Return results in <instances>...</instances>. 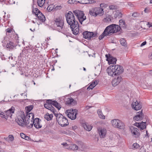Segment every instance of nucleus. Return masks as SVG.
Masks as SVG:
<instances>
[{"mask_svg": "<svg viewBox=\"0 0 152 152\" xmlns=\"http://www.w3.org/2000/svg\"><path fill=\"white\" fill-rule=\"evenodd\" d=\"M29 114L30 115V116L31 117V120L33 119V120H34V114L32 113H29Z\"/></svg>", "mask_w": 152, "mask_h": 152, "instance_id": "nucleus-53", "label": "nucleus"}, {"mask_svg": "<svg viewBox=\"0 0 152 152\" xmlns=\"http://www.w3.org/2000/svg\"><path fill=\"white\" fill-rule=\"evenodd\" d=\"M109 8L111 10H113L117 9V6L114 5H111L109 6Z\"/></svg>", "mask_w": 152, "mask_h": 152, "instance_id": "nucleus-43", "label": "nucleus"}, {"mask_svg": "<svg viewBox=\"0 0 152 152\" xmlns=\"http://www.w3.org/2000/svg\"><path fill=\"white\" fill-rule=\"evenodd\" d=\"M98 132L100 137L101 138H104L106 136L107 130L106 129L99 128L98 129Z\"/></svg>", "mask_w": 152, "mask_h": 152, "instance_id": "nucleus-13", "label": "nucleus"}, {"mask_svg": "<svg viewBox=\"0 0 152 152\" xmlns=\"http://www.w3.org/2000/svg\"><path fill=\"white\" fill-rule=\"evenodd\" d=\"M120 42L121 44L124 46L126 47L127 46V43L126 40L124 38H121L120 40Z\"/></svg>", "mask_w": 152, "mask_h": 152, "instance_id": "nucleus-35", "label": "nucleus"}, {"mask_svg": "<svg viewBox=\"0 0 152 152\" xmlns=\"http://www.w3.org/2000/svg\"><path fill=\"white\" fill-rule=\"evenodd\" d=\"M144 12L145 13H148L149 12V10L147 8H145L144 10Z\"/></svg>", "mask_w": 152, "mask_h": 152, "instance_id": "nucleus-56", "label": "nucleus"}, {"mask_svg": "<svg viewBox=\"0 0 152 152\" xmlns=\"http://www.w3.org/2000/svg\"><path fill=\"white\" fill-rule=\"evenodd\" d=\"M94 8H92L89 10V14L91 16L94 17L96 16V12Z\"/></svg>", "mask_w": 152, "mask_h": 152, "instance_id": "nucleus-32", "label": "nucleus"}, {"mask_svg": "<svg viewBox=\"0 0 152 152\" xmlns=\"http://www.w3.org/2000/svg\"><path fill=\"white\" fill-rule=\"evenodd\" d=\"M48 102H52V103H51V104H52L53 105L56 107L58 110L61 108V107L60 104L55 100L52 101L51 99H48Z\"/></svg>", "mask_w": 152, "mask_h": 152, "instance_id": "nucleus-19", "label": "nucleus"}, {"mask_svg": "<svg viewBox=\"0 0 152 152\" xmlns=\"http://www.w3.org/2000/svg\"><path fill=\"white\" fill-rule=\"evenodd\" d=\"M67 23L70 27L73 34H77L79 32V28L78 22L75 20L73 13L69 11L66 15Z\"/></svg>", "mask_w": 152, "mask_h": 152, "instance_id": "nucleus-1", "label": "nucleus"}, {"mask_svg": "<svg viewBox=\"0 0 152 152\" xmlns=\"http://www.w3.org/2000/svg\"><path fill=\"white\" fill-rule=\"evenodd\" d=\"M119 26L120 27V29L121 27L124 29L126 28V24L125 21L122 19H121L119 20Z\"/></svg>", "mask_w": 152, "mask_h": 152, "instance_id": "nucleus-28", "label": "nucleus"}, {"mask_svg": "<svg viewBox=\"0 0 152 152\" xmlns=\"http://www.w3.org/2000/svg\"><path fill=\"white\" fill-rule=\"evenodd\" d=\"M118 126L117 127L118 128L120 129H124L125 126L124 124L120 120H119L118 123Z\"/></svg>", "mask_w": 152, "mask_h": 152, "instance_id": "nucleus-36", "label": "nucleus"}, {"mask_svg": "<svg viewBox=\"0 0 152 152\" xmlns=\"http://www.w3.org/2000/svg\"><path fill=\"white\" fill-rule=\"evenodd\" d=\"M95 9L96 11V16L98 15L102 16L103 15L104 12L102 8L99 7H95Z\"/></svg>", "mask_w": 152, "mask_h": 152, "instance_id": "nucleus-23", "label": "nucleus"}, {"mask_svg": "<svg viewBox=\"0 0 152 152\" xmlns=\"http://www.w3.org/2000/svg\"><path fill=\"white\" fill-rule=\"evenodd\" d=\"M24 139L26 140H28L30 139V138L28 136L26 135L25 138Z\"/></svg>", "mask_w": 152, "mask_h": 152, "instance_id": "nucleus-59", "label": "nucleus"}, {"mask_svg": "<svg viewBox=\"0 0 152 152\" xmlns=\"http://www.w3.org/2000/svg\"><path fill=\"white\" fill-rule=\"evenodd\" d=\"M20 135L21 137L23 139L25 138V137L26 136V135L25 134L22 133L20 134Z\"/></svg>", "mask_w": 152, "mask_h": 152, "instance_id": "nucleus-51", "label": "nucleus"}, {"mask_svg": "<svg viewBox=\"0 0 152 152\" xmlns=\"http://www.w3.org/2000/svg\"><path fill=\"white\" fill-rule=\"evenodd\" d=\"M113 65L115 70V75H118L123 72L124 69L122 66L118 65Z\"/></svg>", "mask_w": 152, "mask_h": 152, "instance_id": "nucleus-9", "label": "nucleus"}, {"mask_svg": "<svg viewBox=\"0 0 152 152\" xmlns=\"http://www.w3.org/2000/svg\"><path fill=\"white\" fill-rule=\"evenodd\" d=\"M45 0H38L37 3L38 5L40 7H42L44 4Z\"/></svg>", "mask_w": 152, "mask_h": 152, "instance_id": "nucleus-38", "label": "nucleus"}, {"mask_svg": "<svg viewBox=\"0 0 152 152\" xmlns=\"http://www.w3.org/2000/svg\"><path fill=\"white\" fill-rule=\"evenodd\" d=\"M54 24L56 30L59 32L64 33V21L61 17H59L54 20Z\"/></svg>", "mask_w": 152, "mask_h": 152, "instance_id": "nucleus-3", "label": "nucleus"}, {"mask_svg": "<svg viewBox=\"0 0 152 152\" xmlns=\"http://www.w3.org/2000/svg\"><path fill=\"white\" fill-rule=\"evenodd\" d=\"M119 120V119H114L113 120H112V123L113 126L117 128V127L118 126V123Z\"/></svg>", "mask_w": 152, "mask_h": 152, "instance_id": "nucleus-34", "label": "nucleus"}, {"mask_svg": "<svg viewBox=\"0 0 152 152\" xmlns=\"http://www.w3.org/2000/svg\"><path fill=\"white\" fill-rule=\"evenodd\" d=\"M33 105H30L26 107L25 109L26 110V112L27 113L29 112L33 108Z\"/></svg>", "mask_w": 152, "mask_h": 152, "instance_id": "nucleus-39", "label": "nucleus"}, {"mask_svg": "<svg viewBox=\"0 0 152 152\" xmlns=\"http://www.w3.org/2000/svg\"><path fill=\"white\" fill-rule=\"evenodd\" d=\"M66 149H68L71 150L72 151H76L78 149V146L75 144H71L68 147H66Z\"/></svg>", "mask_w": 152, "mask_h": 152, "instance_id": "nucleus-26", "label": "nucleus"}, {"mask_svg": "<svg viewBox=\"0 0 152 152\" xmlns=\"http://www.w3.org/2000/svg\"><path fill=\"white\" fill-rule=\"evenodd\" d=\"M146 41H144L143 42L141 45V46H143L146 44Z\"/></svg>", "mask_w": 152, "mask_h": 152, "instance_id": "nucleus-57", "label": "nucleus"}, {"mask_svg": "<svg viewBox=\"0 0 152 152\" xmlns=\"http://www.w3.org/2000/svg\"><path fill=\"white\" fill-rule=\"evenodd\" d=\"M122 14L121 12L119 10H117L116 11L115 13L114 14V17L115 18H120L122 17Z\"/></svg>", "mask_w": 152, "mask_h": 152, "instance_id": "nucleus-33", "label": "nucleus"}, {"mask_svg": "<svg viewBox=\"0 0 152 152\" xmlns=\"http://www.w3.org/2000/svg\"><path fill=\"white\" fill-rule=\"evenodd\" d=\"M97 34L96 33H94L93 35L92 36V37H95L96 36Z\"/></svg>", "mask_w": 152, "mask_h": 152, "instance_id": "nucleus-63", "label": "nucleus"}, {"mask_svg": "<svg viewBox=\"0 0 152 152\" xmlns=\"http://www.w3.org/2000/svg\"><path fill=\"white\" fill-rule=\"evenodd\" d=\"M8 138L11 141H12L14 140V138L13 136L12 135H10L8 136Z\"/></svg>", "mask_w": 152, "mask_h": 152, "instance_id": "nucleus-47", "label": "nucleus"}, {"mask_svg": "<svg viewBox=\"0 0 152 152\" xmlns=\"http://www.w3.org/2000/svg\"><path fill=\"white\" fill-rule=\"evenodd\" d=\"M149 58L150 59H152V53H151L149 56Z\"/></svg>", "mask_w": 152, "mask_h": 152, "instance_id": "nucleus-60", "label": "nucleus"}, {"mask_svg": "<svg viewBox=\"0 0 152 152\" xmlns=\"http://www.w3.org/2000/svg\"><path fill=\"white\" fill-rule=\"evenodd\" d=\"M104 21L106 22H109L111 21L112 19L110 17H107L104 19Z\"/></svg>", "mask_w": 152, "mask_h": 152, "instance_id": "nucleus-44", "label": "nucleus"}, {"mask_svg": "<svg viewBox=\"0 0 152 152\" xmlns=\"http://www.w3.org/2000/svg\"><path fill=\"white\" fill-rule=\"evenodd\" d=\"M113 65L112 64L107 68L106 71L109 75L113 76L115 75Z\"/></svg>", "mask_w": 152, "mask_h": 152, "instance_id": "nucleus-16", "label": "nucleus"}, {"mask_svg": "<svg viewBox=\"0 0 152 152\" xmlns=\"http://www.w3.org/2000/svg\"><path fill=\"white\" fill-rule=\"evenodd\" d=\"M97 113L98 114L99 117L102 119H104L105 118V116L104 115H103L102 113V112L101 110H98L97 111Z\"/></svg>", "mask_w": 152, "mask_h": 152, "instance_id": "nucleus-37", "label": "nucleus"}, {"mask_svg": "<svg viewBox=\"0 0 152 152\" xmlns=\"http://www.w3.org/2000/svg\"><path fill=\"white\" fill-rule=\"evenodd\" d=\"M122 79L121 76H117L115 77L112 81L113 86H115L118 85L122 80Z\"/></svg>", "mask_w": 152, "mask_h": 152, "instance_id": "nucleus-15", "label": "nucleus"}, {"mask_svg": "<svg viewBox=\"0 0 152 152\" xmlns=\"http://www.w3.org/2000/svg\"><path fill=\"white\" fill-rule=\"evenodd\" d=\"M104 31L103 33L101 34V35L99 37V40L102 39L104 37V36H109L106 32H105V33H104Z\"/></svg>", "mask_w": 152, "mask_h": 152, "instance_id": "nucleus-40", "label": "nucleus"}, {"mask_svg": "<svg viewBox=\"0 0 152 152\" xmlns=\"http://www.w3.org/2000/svg\"><path fill=\"white\" fill-rule=\"evenodd\" d=\"M137 124H138V127L140 128V130H142L146 128L145 122H142L140 123H137Z\"/></svg>", "mask_w": 152, "mask_h": 152, "instance_id": "nucleus-30", "label": "nucleus"}, {"mask_svg": "<svg viewBox=\"0 0 152 152\" xmlns=\"http://www.w3.org/2000/svg\"><path fill=\"white\" fill-rule=\"evenodd\" d=\"M61 6H57L55 7L54 10H59L61 9Z\"/></svg>", "mask_w": 152, "mask_h": 152, "instance_id": "nucleus-52", "label": "nucleus"}, {"mask_svg": "<svg viewBox=\"0 0 152 152\" xmlns=\"http://www.w3.org/2000/svg\"><path fill=\"white\" fill-rule=\"evenodd\" d=\"M73 4H77V3H80V0H72Z\"/></svg>", "mask_w": 152, "mask_h": 152, "instance_id": "nucleus-48", "label": "nucleus"}, {"mask_svg": "<svg viewBox=\"0 0 152 152\" xmlns=\"http://www.w3.org/2000/svg\"><path fill=\"white\" fill-rule=\"evenodd\" d=\"M131 132L133 136L136 138L139 137L140 133L138 129L132 126L130 128Z\"/></svg>", "mask_w": 152, "mask_h": 152, "instance_id": "nucleus-12", "label": "nucleus"}, {"mask_svg": "<svg viewBox=\"0 0 152 152\" xmlns=\"http://www.w3.org/2000/svg\"><path fill=\"white\" fill-rule=\"evenodd\" d=\"M36 15L38 19L42 22H44L45 21V16L40 11H39L38 13H36Z\"/></svg>", "mask_w": 152, "mask_h": 152, "instance_id": "nucleus-17", "label": "nucleus"}, {"mask_svg": "<svg viewBox=\"0 0 152 152\" xmlns=\"http://www.w3.org/2000/svg\"><path fill=\"white\" fill-rule=\"evenodd\" d=\"M73 13L77 17L80 23L82 24L83 22L86 19L83 12L81 10H75L73 11Z\"/></svg>", "mask_w": 152, "mask_h": 152, "instance_id": "nucleus-6", "label": "nucleus"}, {"mask_svg": "<svg viewBox=\"0 0 152 152\" xmlns=\"http://www.w3.org/2000/svg\"><path fill=\"white\" fill-rule=\"evenodd\" d=\"M17 46V45L13 42L9 41L7 43L6 45L7 48L9 49H13Z\"/></svg>", "mask_w": 152, "mask_h": 152, "instance_id": "nucleus-21", "label": "nucleus"}, {"mask_svg": "<svg viewBox=\"0 0 152 152\" xmlns=\"http://www.w3.org/2000/svg\"><path fill=\"white\" fill-rule=\"evenodd\" d=\"M39 120V118H36L33 121L32 123H31L29 126H27L28 129L31 128L33 127V124L34 126L37 129H39L42 127V126L40 124Z\"/></svg>", "mask_w": 152, "mask_h": 152, "instance_id": "nucleus-8", "label": "nucleus"}, {"mask_svg": "<svg viewBox=\"0 0 152 152\" xmlns=\"http://www.w3.org/2000/svg\"><path fill=\"white\" fill-rule=\"evenodd\" d=\"M147 25H148L149 26H148L150 27H152V23H151L150 24V23H148L147 24Z\"/></svg>", "mask_w": 152, "mask_h": 152, "instance_id": "nucleus-62", "label": "nucleus"}, {"mask_svg": "<svg viewBox=\"0 0 152 152\" xmlns=\"http://www.w3.org/2000/svg\"><path fill=\"white\" fill-rule=\"evenodd\" d=\"M39 11H40L39 9L37 8L34 9L32 10V12L33 13H34L36 15V13H38Z\"/></svg>", "mask_w": 152, "mask_h": 152, "instance_id": "nucleus-45", "label": "nucleus"}, {"mask_svg": "<svg viewBox=\"0 0 152 152\" xmlns=\"http://www.w3.org/2000/svg\"><path fill=\"white\" fill-rule=\"evenodd\" d=\"M99 81L98 80H96L93 81L91 85L87 88V90L88 91L90 89H92L97 85L98 84Z\"/></svg>", "mask_w": 152, "mask_h": 152, "instance_id": "nucleus-20", "label": "nucleus"}, {"mask_svg": "<svg viewBox=\"0 0 152 152\" xmlns=\"http://www.w3.org/2000/svg\"><path fill=\"white\" fill-rule=\"evenodd\" d=\"M66 104H71L72 105H75L76 104V102L74 99L70 97L68 98L67 99V100L66 101Z\"/></svg>", "mask_w": 152, "mask_h": 152, "instance_id": "nucleus-25", "label": "nucleus"}, {"mask_svg": "<svg viewBox=\"0 0 152 152\" xmlns=\"http://www.w3.org/2000/svg\"><path fill=\"white\" fill-rule=\"evenodd\" d=\"M145 136H148V137H149L148 133V131L147 130L146 131V135H145Z\"/></svg>", "mask_w": 152, "mask_h": 152, "instance_id": "nucleus-64", "label": "nucleus"}, {"mask_svg": "<svg viewBox=\"0 0 152 152\" xmlns=\"http://www.w3.org/2000/svg\"><path fill=\"white\" fill-rule=\"evenodd\" d=\"M106 57L107 58V60L108 61V63L109 64H116L117 61V59L116 58L113 57L110 54H107L106 55Z\"/></svg>", "mask_w": 152, "mask_h": 152, "instance_id": "nucleus-10", "label": "nucleus"}, {"mask_svg": "<svg viewBox=\"0 0 152 152\" xmlns=\"http://www.w3.org/2000/svg\"><path fill=\"white\" fill-rule=\"evenodd\" d=\"M132 108L136 110H138L140 109L142 107L141 103L140 102H138L136 100L135 102H134L132 104Z\"/></svg>", "mask_w": 152, "mask_h": 152, "instance_id": "nucleus-11", "label": "nucleus"}, {"mask_svg": "<svg viewBox=\"0 0 152 152\" xmlns=\"http://www.w3.org/2000/svg\"><path fill=\"white\" fill-rule=\"evenodd\" d=\"M83 126L85 130L88 131H91L92 127V126L87 123L83 124Z\"/></svg>", "mask_w": 152, "mask_h": 152, "instance_id": "nucleus-31", "label": "nucleus"}, {"mask_svg": "<svg viewBox=\"0 0 152 152\" xmlns=\"http://www.w3.org/2000/svg\"><path fill=\"white\" fill-rule=\"evenodd\" d=\"M140 152H146V150L145 149L143 148L142 149H141V151Z\"/></svg>", "mask_w": 152, "mask_h": 152, "instance_id": "nucleus-61", "label": "nucleus"}, {"mask_svg": "<svg viewBox=\"0 0 152 152\" xmlns=\"http://www.w3.org/2000/svg\"><path fill=\"white\" fill-rule=\"evenodd\" d=\"M140 146L137 143H134L132 145V148L133 149H136L139 148Z\"/></svg>", "mask_w": 152, "mask_h": 152, "instance_id": "nucleus-41", "label": "nucleus"}, {"mask_svg": "<svg viewBox=\"0 0 152 152\" xmlns=\"http://www.w3.org/2000/svg\"><path fill=\"white\" fill-rule=\"evenodd\" d=\"M25 116L24 112H21L20 115H19L17 118V119L15 120L17 124L21 126H27L28 124L30 121L32 122V120L30 119H25Z\"/></svg>", "mask_w": 152, "mask_h": 152, "instance_id": "nucleus-2", "label": "nucleus"}, {"mask_svg": "<svg viewBox=\"0 0 152 152\" xmlns=\"http://www.w3.org/2000/svg\"><path fill=\"white\" fill-rule=\"evenodd\" d=\"M83 37L85 39L90 40L92 38V36L93 34L92 32L85 31L83 33Z\"/></svg>", "mask_w": 152, "mask_h": 152, "instance_id": "nucleus-18", "label": "nucleus"}, {"mask_svg": "<svg viewBox=\"0 0 152 152\" xmlns=\"http://www.w3.org/2000/svg\"><path fill=\"white\" fill-rule=\"evenodd\" d=\"M120 27L115 24H112L107 26L104 29V33L106 32L109 36L111 35L113 33L119 31Z\"/></svg>", "mask_w": 152, "mask_h": 152, "instance_id": "nucleus-4", "label": "nucleus"}, {"mask_svg": "<svg viewBox=\"0 0 152 152\" xmlns=\"http://www.w3.org/2000/svg\"><path fill=\"white\" fill-rule=\"evenodd\" d=\"M12 31V30L10 28H8L6 30V34H7L8 33H10Z\"/></svg>", "mask_w": 152, "mask_h": 152, "instance_id": "nucleus-50", "label": "nucleus"}, {"mask_svg": "<svg viewBox=\"0 0 152 152\" xmlns=\"http://www.w3.org/2000/svg\"><path fill=\"white\" fill-rule=\"evenodd\" d=\"M78 111L76 109H71L67 111L68 117L72 120H75L76 118Z\"/></svg>", "mask_w": 152, "mask_h": 152, "instance_id": "nucleus-7", "label": "nucleus"}, {"mask_svg": "<svg viewBox=\"0 0 152 152\" xmlns=\"http://www.w3.org/2000/svg\"><path fill=\"white\" fill-rule=\"evenodd\" d=\"M139 13L137 12H135L132 13V16L134 17H136L139 16Z\"/></svg>", "mask_w": 152, "mask_h": 152, "instance_id": "nucleus-46", "label": "nucleus"}, {"mask_svg": "<svg viewBox=\"0 0 152 152\" xmlns=\"http://www.w3.org/2000/svg\"><path fill=\"white\" fill-rule=\"evenodd\" d=\"M61 145H63L64 146L65 148H66V147H68L69 145L66 142H63L61 144Z\"/></svg>", "mask_w": 152, "mask_h": 152, "instance_id": "nucleus-49", "label": "nucleus"}, {"mask_svg": "<svg viewBox=\"0 0 152 152\" xmlns=\"http://www.w3.org/2000/svg\"><path fill=\"white\" fill-rule=\"evenodd\" d=\"M53 117V114H50L48 113H47L46 114L44 115V118L47 120L48 121H50L52 118Z\"/></svg>", "mask_w": 152, "mask_h": 152, "instance_id": "nucleus-29", "label": "nucleus"}, {"mask_svg": "<svg viewBox=\"0 0 152 152\" xmlns=\"http://www.w3.org/2000/svg\"><path fill=\"white\" fill-rule=\"evenodd\" d=\"M31 117L30 115L29 114H27V115H26V116L25 117V119H28V118L30 119V118Z\"/></svg>", "mask_w": 152, "mask_h": 152, "instance_id": "nucleus-54", "label": "nucleus"}, {"mask_svg": "<svg viewBox=\"0 0 152 152\" xmlns=\"http://www.w3.org/2000/svg\"><path fill=\"white\" fill-rule=\"evenodd\" d=\"M14 107H12L11 108L5 112V115L7 116V118L9 116L11 117L12 114L14 113Z\"/></svg>", "mask_w": 152, "mask_h": 152, "instance_id": "nucleus-24", "label": "nucleus"}, {"mask_svg": "<svg viewBox=\"0 0 152 152\" xmlns=\"http://www.w3.org/2000/svg\"><path fill=\"white\" fill-rule=\"evenodd\" d=\"M68 3L70 4H73V0H69L68 1Z\"/></svg>", "mask_w": 152, "mask_h": 152, "instance_id": "nucleus-58", "label": "nucleus"}, {"mask_svg": "<svg viewBox=\"0 0 152 152\" xmlns=\"http://www.w3.org/2000/svg\"><path fill=\"white\" fill-rule=\"evenodd\" d=\"M96 2L93 0H80V3L81 4H90L94 3Z\"/></svg>", "mask_w": 152, "mask_h": 152, "instance_id": "nucleus-27", "label": "nucleus"}, {"mask_svg": "<svg viewBox=\"0 0 152 152\" xmlns=\"http://www.w3.org/2000/svg\"><path fill=\"white\" fill-rule=\"evenodd\" d=\"M51 103H52V102H48V100H47L46 103L44 104V107L45 108L50 110V111L54 114V113H55V109L54 107L52 106V104H51Z\"/></svg>", "mask_w": 152, "mask_h": 152, "instance_id": "nucleus-14", "label": "nucleus"}, {"mask_svg": "<svg viewBox=\"0 0 152 152\" xmlns=\"http://www.w3.org/2000/svg\"><path fill=\"white\" fill-rule=\"evenodd\" d=\"M0 114V115H1V118H5L6 120L7 119V116L6 115L5 113L4 112H2Z\"/></svg>", "mask_w": 152, "mask_h": 152, "instance_id": "nucleus-42", "label": "nucleus"}, {"mask_svg": "<svg viewBox=\"0 0 152 152\" xmlns=\"http://www.w3.org/2000/svg\"><path fill=\"white\" fill-rule=\"evenodd\" d=\"M47 10H48L49 11H51V10H53V8H51L49 6L48 8H47Z\"/></svg>", "mask_w": 152, "mask_h": 152, "instance_id": "nucleus-55", "label": "nucleus"}, {"mask_svg": "<svg viewBox=\"0 0 152 152\" xmlns=\"http://www.w3.org/2000/svg\"><path fill=\"white\" fill-rule=\"evenodd\" d=\"M59 124L62 126H65L69 124L68 120L61 114L54 113Z\"/></svg>", "mask_w": 152, "mask_h": 152, "instance_id": "nucleus-5", "label": "nucleus"}, {"mask_svg": "<svg viewBox=\"0 0 152 152\" xmlns=\"http://www.w3.org/2000/svg\"><path fill=\"white\" fill-rule=\"evenodd\" d=\"M143 118V114L142 111L137 113L136 116L134 117V119L136 121H138L142 119Z\"/></svg>", "mask_w": 152, "mask_h": 152, "instance_id": "nucleus-22", "label": "nucleus"}]
</instances>
